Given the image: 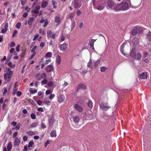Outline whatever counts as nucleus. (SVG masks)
I'll use <instances>...</instances> for the list:
<instances>
[{"instance_id":"473e14b6","label":"nucleus","mask_w":151,"mask_h":151,"mask_svg":"<svg viewBox=\"0 0 151 151\" xmlns=\"http://www.w3.org/2000/svg\"><path fill=\"white\" fill-rule=\"evenodd\" d=\"M108 68L105 67H102L100 68V71L101 72H104L106 71Z\"/></svg>"},{"instance_id":"052dcab7","label":"nucleus","mask_w":151,"mask_h":151,"mask_svg":"<svg viewBox=\"0 0 151 151\" xmlns=\"http://www.w3.org/2000/svg\"><path fill=\"white\" fill-rule=\"evenodd\" d=\"M52 4L54 8H55L56 7V6H55V4H56V2L55 1H53L52 2Z\"/></svg>"},{"instance_id":"6ab92c4d","label":"nucleus","mask_w":151,"mask_h":151,"mask_svg":"<svg viewBox=\"0 0 151 151\" xmlns=\"http://www.w3.org/2000/svg\"><path fill=\"white\" fill-rule=\"evenodd\" d=\"M94 40L93 39H91L90 41V46L91 48L92 49H94Z\"/></svg>"},{"instance_id":"4c0bfd02","label":"nucleus","mask_w":151,"mask_h":151,"mask_svg":"<svg viewBox=\"0 0 151 151\" xmlns=\"http://www.w3.org/2000/svg\"><path fill=\"white\" fill-rule=\"evenodd\" d=\"M47 79H45L44 80L42 81L41 83H42V84H46L47 83Z\"/></svg>"},{"instance_id":"58836bf2","label":"nucleus","mask_w":151,"mask_h":151,"mask_svg":"<svg viewBox=\"0 0 151 151\" xmlns=\"http://www.w3.org/2000/svg\"><path fill=\"white\" fill-rule=\"evenodd\" d=\"M50 140H48L47 141H46L45 143V145H44L45 147V148H46L47 147V145H48L50 143Z\"/></svg>"},{"instance_id":"393cba45","label":"nucleus","mask_w":151,"mask_h":151,"mask_svg":"<svg viewBox=\"0 0 151 151\" xmlns=\"http://www.w3.org/2000/svg\"><path fill=\"white\" fill-rule=\"evenodd\" d=\"M88 68L92 69L93 67V65L92 64V62L91 59L89 60V62L88 64Z\"/></svg>"},{"instance_id":"5fc2aeb1","label":"nucleus","mask_w":151,"mask_h":151,"mask_svg":"<svg viewBox=\"0 0 151 151\" xmlns=\"http://www.w3.org/2000/svg\"><path fill=\"white\" fill-rule=\"evenodd\" d=\"M8 65L10 67V68H12L13 67V65L11 62H9L8 64Z\"/></svg>"},{"instance_id":"5701e85b","label":"nucleus","mask_w":151,"mask_h":151,"mask_svg":"<svg viewBox=\"0 0 151 151\" xmlns=\"http://www.w3.org/2000/svg\"><path fill=\"white\" fill-rule=\"evenodd\" d=\"M48 4V3L47 1H42V4L41 5V7L42 8L46 7Z\"/></svg>"},{"instance_id":"a211bd4d","label":"nucleus","mask_w":151,"mask_h":151,"mask_svg":"<svg viewBox=\"0 0 151 151\" xmlns=\"http://www.w3.org/2000/svg\"><path fill=\"white\" fill-rule=\"evenodd\" d=\"M76 25L75 21L74 20H72L71 25V30H73L75 28Z\"/></svg>"},{"instance_id":"1a4fd4ad","label":"nucleus","mask_w":151,"mask_h":151,"mask_svg":"<svg viewBox=\"0 0 151 151\" xmlns=\"http://www.w3.org/2000/svg\"><path fill=\"white\" fill-rule=\"evenodd\" d=\"M68 45L65 43H64L63 44L61 45L60 46V49L61 50L63 51H65L68 47Z\"/></svg>"},{"instance_id":"412c9836","label":"nucleus","mask_w":151,"mask_h":151,"mask_svg":"<svg viewBox=\"0 0 151 151\" xmlns=\"http://www.w3.org/2000/svg\"><path fill=\"white\" fill-rule=\"evenodd\" d=\"M12 142H10L8 143L7 145V148L8 150H9V151H10V150H11L12 148Z\"/></svg>"},{"instance_id":"bf43d9fd","label":"nucleus","mask_w":151,"mask_h":151,"mask_svg":"<svg viewBox=\"0 0 151 151\" xmlns=\"http://www.w3.org/2000/svg\"><path fill=\"white\" fill-rule=\"evenodd\" d=\"M11 124L14 127L17 125V122L14 121L11 122Z\"/></svg>"},{"instance_id":"dca6fc26","label":"nucleus","mask_w":151,"mask_h":151,"mask_svg":"<svg viewBox=\"0 0 151 151\" xmlns=\"http://www.w3.org/2000/svg\"><path fill=\"white\" fill-rule=\"evenodd\" d=\"M126 43H124L121 46L120 48V50L122 53L124 55H127V54L126 53L124 52V48L125 45H126Z\"/></svg>"},{"instance_id":"3c124183","label":"nucleus","mask_w":151,"mask_h":151,"mask_svg":"<svg viewBox=\"0 0 151 151\" xmlns=\"http://www.w3.org/2000/svg\"><path fill=\"white\" fill-rule=\"evenodd\" d=\"M51 62V60L50 59H48L47 60L45 61V65H47L49 63Z\"/></svg>"},{"instance_id":"9b49d317","label":"nucleus","mask_w":151,"mask_h":151,"mask_svg":"<svg viewBox=\"0 0 151 151\" xmlns=\"http://www.w3.org/2000/svg\"><path fill=\"white\" fill-rule=\"evenodd\" d=\"M86 86L84 84H79L77 87V90L78 91L80 89H82L84 90L86 89Z\"/></svg>"},{"instance_id":"f704fd0d","label":"nucleus","mask_w":151,"mask_h":151,"mask_svg":"<svg viewBox=\"0 0 151 151\" xmlns=\"http://www.w3.org/2000/svg\"><path fill=\"white\" fill-rule=\"evenodd\" d=\"M20 123H18L17 125L15 128H12V130H13L14 129H16L17 130H18L19 129L20 127Z\"/></svg>"},{"instance_id":"cd10ccee","label":"nucleus","mask_w":151,"mask_h":151,"mask_svg":"<svg viewBox=\"0 0 151 151\" xmlns=\"http://www.w3.org/2000/svg\"><path fill=\"white\" fill-rule=\"evenodd\" d=\"M52 56V53L51 52H48L45 55V58H47L46 57L51 58Z\"/></svg>"},{"instance_id":"13d9d810","label":"nucleus","mask_w":151,"mask_h":151,"mask_svg":"<svg viewBox=\"0 0 151 151\" xmlns=\"http://www.w3.org/2000/svg\"><path fill=\"white\" fill-rule=\"evenodd\" d=\"M37 110L39 111L43 112L44 110L43 108L42 107H39L37 109Z\"/></svg>"},{"instance_id":"72a5a7b5","label":"nucleus","mask_w":151,"mask_h":151,"mask_svg":"<svg viewBox=\"0 0 151 151\" xmlns=\"http://www.w3.org/2000/svg\"><path fill=\"white\" fill-rule=\"evenodd\" d=\"M55 22L57 23L60 22V19L59 17H56L55 19Z\"/></svg>"},{"instance_id":"423d86ee","label":"nucleus","mask_w":151,"mask_h":151,"mask_svg":"<svg viewBox=\"0 0 151 151\" xmlns=\"http://www.w3.org/2000/svg\"><path fill=\"white\" fill-rule=\"evenodd\" d=\"M79 0H74V2H72V4L74 5V7L76 9L80 7L81 6V4L79 3Z\"/></svg>"},{"instance_id":"f8f14e48","label":"nucleus","mask_w":151,"mask_h":151,"mask_svg":"<svg viewBox=\"0 0 151 151\" xmlns=\"http://www.w3.org/2000/svg\"><path fill=\"white\" fill-rule=\"evenodd\" d=\"M20 143V140L17 137H15L14 142V145L17 146H19V144Z\"/></svg>"},{"instance_id":"de8ad7c7","label":"nucleus","mask_w":151,"mask_h":151,"mask_svg":"<svg viewBox=\"0 0 151 151\" xmlns=\"http://www.w3.org/2000/svg\"><path fill=\"white\" fill-rule=\"evenodd\" d=\"M37 47L36 46H35L32 48L31 50V52L32 53H34L35 52V50L37 48Z\"/></svg>"},{"instance_id":"4468645a","label":"nucleus","mask_w":151,"mask_h":151,"mask_svg":"<svg viewBox=\"0 0 151 151\" xmlns=\"http://www.w3.org/2000/svg\"><path fill=\"white\" fill-rule=\"evenodd\" d=\"M65 98L64 96L62 94H60L59 97L58 98V102L62 103L64 101Z\"/></svg>"},{"instance_id":"603ef678","label":"nucleus","mask_w":151,"mask_h":151,"mask_svg":"<svg viewBox=\"0 0 151 151\" xmlns=\"http://www.w3.org/2000/svg\"><path fill=\"white\" fill-rule=\"evenodd\" d=\"M21 25V23L19 22L16 25V27L17 28L19 29L20 28Z\"/></svg>"},{"instance_id":"864d4df0","label":"nucleus","mask_w":151,"mask_h":151,"mask_svg":"<svg viewBox=\"0 0 151 151\" xmlns=\"http://www.w3.org/2000/svg\"><path fill=\"white\" fill-rule=\"evenodd\" d=\"M15 44L14 42H12L11 44L10 45V47H14L15 45Z\"/></svg>"},{"instance_id":"680f3d73","label":"nucleus","mask_w":151,"mask_h":151,"mask_svg":"<svg viewBox=\"0 0 151 151\" xmlns=\"http://www.w3.org/2000/svg\"><path fill=\"white\" fill-rule=\"evenodd\" d=\"M37 102V104L39 105H41L42 104V102L40 100H38Z\"/></svg>"},{"instance_id":"2eb2a0df","label":"nucleus","mask_w":151,"mask_h":151,"mask_svg":"<svg viewBox=\"0 0 151 151\" xmlns=\"http://www.w3.org/2000/svg\"><path fill=\"white\" fill-rule=\"evenodd\" d=\"M132 42L134 46L138 45L139 42V39L136 37L134 38L132 40Z\"/></svg>"},{"instance_id":"9d476101","label":"nucleus","mask_w":151,"mask_h":151,"mask_svg":"<svg viewBox=\"0 0 151 151\" xmlns=\"http://www.w3.org/2000/svg\"><path fill=\"white\" fill-rule=\"evenodd\" d=\"M75 107L76 110L79 111L81 112L83 110V109L82 106L77 104H75Z\"/></svg>"},{"instance_id":"7ed1b4c3","label":"nucleus","mask_w":151,"mask_h":151,"mask_svg":"<svg viewBox=\"0 0 151 151\" xmlns=\"http://www.w3.org/2000/svg\"><path fill=\"white\" fill-rule=\"evenodd\" d=\"M12 71H10L9 72H6L4 75V78L7 82L10 81L11 78L13 75Z\"/></svg>"},{"instance_id":"ea45409f","label":"nucleus","mask_w":151,"mask_h":151,"mask_svg":"<svg viewBox=\"0 0 151 151\" xmlns=\"http://www.w3.org/2000/svg\"><path fill=\"white\" fill-rule=\"evenodd\" d=\"M31 117L32 119H36V115L35 114L32 113L31 114Z\"/></svg>"},{"instance_id":"6e6d98bb","label":"nucleus","mask_w":151,"mask_h":151,"mask_svg":"<svg viewBox=\"0 0 151 151\" xmlns=\"http://www.w3.org/2000/svg\"><path fill=\"white\" fill-rule=\"evenodd\" d=\"M31 12H33L34 13H35V14H38L39 12V11H38L37 10L35 9L34 10H32L31 11Z\"/></svg>"},{"instance_id":"37998d69","label":"nucleus","mask_w":151,"mask_h":151,"mask_svg":"<svg viewBox=\"0 0 151 151\" xmlns=\"http://www.w3.org/2000/svg\"><path fill=\"white\" fill-rule=\"evenodd\" d=\"M75 17V14L74 12L71 13L69 15V18H74Z\"/></svg>"},{"instance_id":"4be33fe9","label":"nucleus","mask_w":151,"mask_h":151,"mask_svg":"<svg viewBox=\"0 0 151 151\" xmlns=\"http://www.w3.org/2000/svg\"><path fill=\"white\" fill-rule=\"evenodd\" d=\"M54 120L53 117H52L50 118L49 120V123L50 126H51L53 124Z\"/></svg>"},{"instance_id":"20e7f679","label":"nucleus","mask_w":151,"mask_h":151,"mask_svg":"<svg viewBox=\"0 0 151 151\" xmlns=\"http://www.w3.org/2000/svg\"><path fill=\"white\" fill-rule=\"evenodd\" d=\"M100 107L102 109L105 111H107L111 107L108 103L104 102L101 103Z\"/></svg>"},{"instance_id":"6e6552de","label":"nucleus","mask_w":151,"mask_h":151,"mask_svg":"<svg viewBox=\"0 0 151 151\" xmlns=\"http://www.w3.org/2000/svg\"><path fill=\"white\" fill-rule=\"evenodd\" d=\"M45 69L47 72L50 73L53 71L54 68L53 65H50L46 66Z\"/></svg>"},{"instance_id":"2f4dec72","label":"nucleus","mask_w":151,"mask_h":151,"mask_svg":"<svg viewBox=\"0 0 151 151\" xmlns=\"http://www.w3.org/2000/svg\"><path fill=\"white\" fill-rule=\"evenodd\" d=\"M18 87L17 86V82H16L14 85L13 90L17 91L18 90Z\"/></svg>"},{"instance_id":"49530a36","label":"nucleus","mask_w":151,"mask_h":151,"mask_svg":"<svg viewBox=\"0 0 151 151\" xmlns=\"http://www.w3.org/2000/svg\"><path fill=\"white\" fill-rule=\"evenodd\" d=\"M149 55V53L147 52H144L143 55L144 57H148Z\"/></svg>"},{"instance_id":"e2e57ef3","label":"nucleus","mask_w":151,"mask_h":151,"mask_svg":"<svg viewBox=\"0 0 151 151\" xmlns=\"http://www.w3.org/2000/svg\"><path fill=\"white\" fill-rule=\"evenodd\" d=\"M7 29L3 28L1 30V32L2 33H4L7 31Z\"/></svg>"},{"instance_id":"c9c22d12","label":"nucleus","mask_w":151,"mask_h":151,"mask_svg":"<svg viewBox=\"0 0 151 151\" xmlns=\"http://www.w3.org/2000/svg\"><path fill=\"white\" fill-rule=\"evenodd\" d=\"M27 133L29 135L31 136L34 135L35 134V133L34 132L31 131L27 132Z\"/></svg>"},{"instance_id":"4d7b16f0","label":"nucleus","mask_w":151,"mask_h":151,"mask_svg":"<svg viewBox=\"0 0 151 151\" xmlns=\"http://www.w3.org/2000/svg\"><path fill=\"white\" fill-rule=\"evenodd\" d=\"M55 95L54 94H51L49 96V99L51 100L53 99L55 97Z\"/></svg>"},{"instance_id":"a878e982","label":"nucleus","mask_w":151,"mask_h":151,"mask_svg":"<svg viewBox=\"0 0 151 151\" xmlns=\"http://www.w3.org/2000/svg\"><path fill=\"white\" fill-rule=\"evenodd\" d=\"M141 57V54L140 53H138L137 55H136L135 57L134 58H135L137 60H140Z\"/></svg>"},{"instance_id":"69168bd1","label":"nucleus","mask_w":151,"mask_h":151,"mask_svg":"<svg viewBox=\"0 0 151 151\" xmlns=\"http://www.w3.org/2000/svg\"><path fill=\"white\" fill-rule=\"evenodd\" d=\"M20 46L19 45H18L16 48V51L18 52H19L20 51V50H19Z\"/></svg>"},{"instance_id":"8fccbe9b","label":"nucleus","mask_w":151,"mask_h":151,"mask_svg":"<svg viewBox=\"0 0 151 151\" xmlns=\"http://www.w3.org/2000/svg\"><path fill=\"white\" fill-rule=\"evenodd\" d=\"M47 85L49 86H52L53 85V82L52 81H49L47 83Z\"/></svg>"},{"instance_id":"338daca9","label":"nucleus","mask_w":151,"mask_h":151,"mask_svg":"<svg viewBox=\"0 0 151 151\" xmlns=\"http://www.w3.org/2000/svg\"><path fill=\"white\" fill-rule=\"evenodd\" d=\"M51 91L50 90H47L46 91L45 93L46 94H49L51 93Z\"/></svg>"},{"instance_id":"b1692460","label":"nucleus","mask_w":151,"mask_h":151,"mask_svg":"<svg viewBox=\"0 0 151 151\" xmlns=\"http://www.w3.org/2000/svg\"><path fill=\"white\" fill-rule=\"evenodd\" d=\"M50 136L52 137H56L57 136L56 132L55 130H53L50 133Z\"/></svg>"},{"instance_id":"a18cd8bd","label":"nucleus","mask_w":151,"mask_h":151,"mask_svg":"<svg viewBox=\"0 0 151 151\" xmlns=\"http://www.w3.org/2000/svg\"><path fill=\"white\" fill-rule=\"evenodd\" d=\"M41 77L42 79H46V77L45 74L44 73H42L41 75Z\"/></svg>"},{"instance_id":"c85d7f7f","label":"nucleus","mask_w":151,"mask_h":151,"mask_svg":"<svg viewBox=\"0 0 151 151\" xmlns=\"http://www.w3.org/2000/svg\"><path fill=\"white\" fill-rule=\"evenodd\" d=\"M34 17H30L28 21V24L29 25H31L34 19Z\"/></svg>"},{"instance_id":"a19ab883","label":"nucleus","mask_w":151,"mask_h":151,"mask_svg":"<svg viewBox=\"0 0 151 151\" xmlns=\"http://www.w3.org/2000/svg\"><path fill=\"white\" fill-rule=\"evenodd\" d=\"M37 91L36 89L35 90H30V93L31 94H33L34 93H37Z\"/></svg>"},{"instance_id":"f03ea898","label":"nucleus","mask_w":151,"mask_h":151,"mask_svg":"<svg viewBox=\"0 0 151 151\" xmlns=\"http://www.w3.org/2000/svg\"><path fill=\"white\" fill-rule=\"evenodd\" d=\"M143 28L139 27H135L132 32V34L133 35H135L137 34H141L142 32Z\"/></svg>"},{"instance_id":"0eeeda50","label":"nucleus","mask_w":151,"mask_h":151,"mask_svg":"<svg viewBox=\"0 0 151 151\" xmlns=\"http://www.w3.org/2000/svg\"><path fill=\"white\" fill-rule=\"evenodd\" d=\"M106 4L107 6L109 8L112 9L114 6V2L113 0H108Z\"/></svg>"},{"instance_id":"e433bc0d","label":"nucleus","mask_w":151,"mask_h":151,"mask_svg":"<svg viewBox=\"0 0 151 151\" xmlns=\"http://www.w3.org/2000/svg\"><path fill=\"white\" fill-rule=\"evenodd\" d=\"M88 105L90 108H91L93 106V104L92 101H89L88 103Z\"/></svg>"},{"instance_id":"f3484780","label":"nucleus","mask_w":151,"mask_h":151,"mask_svg":"<svg viewBox=\"0 0 151 151\" xmlns=\"http://www.w3.org/2000/svg\"><path fill=\"white\" fill-rule=\"evenodd\" d=\"M136 50L135 48H133L131 52L130 55L133 58H134V57H135V55H136Z\"/></svg>"},{"instance_id":"c03bdc74","label":"nucleus","mask_w":151,"mask_h":151,"mask_svg":"<svg viewBox=\"0 0 151 151\" xmlns=\"http://www.w3.org/2000/svg\"><path fill=\"white\" fill-rule=\"evenodd\" d=\"M104 7L102 6H99L97 7V9L99 10H101L104 9Z\"/></svg>"},{"instance_id":"7c9ffc66","label":"nucleus","mask_w":151,"mask_h":151,"mask_svg":"<svg viewBox=\"0 0 151 151\" xmlns=\"http://www.w3.org/2000/svg\"><path fill=\"white\" fill-rule=\"evenodd\" d=\"M79 117L78 116H76L73 118V120L75 122L78 123L79 120Z\"/></svg>"},{"instance_id":"c756f323","label":"nucleus","mask_w":151,"mask_h":151,"mask_svg":"<svg viewBox=\"0 0 151 151\" xmlns=\"http://www.w3.org/2000/svg\"><path fill=\"white\" fill-rule=\"evenodd\" d=\"M38 124V123L37 122H34L30 125V127L32 128L36 127L37 126Z\"/></svg>"},{"instance_id":"ddd939ff","label":"nucleus","mask_w":151,"mask_h":151,"mask_svg":"<svg viewBox=\"0 0 151 151\" xmlns=\"http://www.w3.org/2000/svg\"><path fill=\"white\" fill-rule=\"evenodd\" d=\"M139 76L141 79H146L147 77V73L146 72H143L140 74Z\"/></svg>"},{"instance_id":"aec40b11","label":"nucleus","mask_w":151,"mask_h":151,"mask_svg":"<svg viewBox=\"0 0 151 151\" xmlns=\"http://www.w3.org/2000/svg\"><path fill=\"white\" fill-rule=\"evenodd\" d=\"M61 61V57L60 56L58 55L57 57L56 60V63L57 65H58L60 64Z\"/></svg>"},{"instance_id":"0e129e2a","label":"nucleus","mask_w":151,"mask_h":151,"mask_svg":"<svg viewBox=\"0 0 151 151\" xmlns=\"http://www.w3.org/2000/svg\"><path fill=\"white\" fill-rule=\"evenodd\" d=\"M41 126L42 128H45L46 127L45 124L44 123H43L42 122V123H41Z\"/></svg>"},{"instance_id":"39448f33","label":"nucleus","mask_w":151,"mask_h":151,"mask_svg":"<svg viewBox=\"0 0 151 151\" xmlns=\"http://www.w3.org/2000/svg\"><path fill=\"white\" fill-rule=\"evenodd\" d=\"M56 33H52V31L51 30H48L47 31V37L48 38H51L53 40H55V37L56 36Z\"/></svg>"},{"instance_id":"09e8293b","label":"nucleus","mask_w":151,"mask_h":151,"mask_svg":"<svg viewBox=\"0 0 151 151\" xmlns=\"http://www.w3.org/2000/svg\"><path fill=\"white\" fill-rule=\"evenodd\" d=\"M16 94L18 97H19L22 94V93L20 91H18L16 93Z\"/></svg>"},{"instance_id":"bb28decb","label":"nucleus","mask_w":151,"mask_h":151,"mask_svg":"<svg viewBox=\"0 0 151 151\" xmlns=\"http://www.w3.org/2000/svg\"><path fill=\"white\" fill-rule=\"evenodd\" d=\"M147 38L149 40H151V32L149 31L146 35Z\"/></svg>"},{"instance_id":"79ce46f5","label":"nucleus","mask_w":151,"mask_h":151,"mask_svg":"<svg viewBox=\"0 0 151 151\" xmlns=\"http://www.w3.org/2000/svg\"><path fill=\"white\" fill-rule=\"evenodd\" d=\"M34 144L33 141H30L28 144V147H32Z\"/></svg>"},{"instance_id":"774afa93","label":"nucleus","mask_w":151,"mask_h":151,"mask_svg":"<svg viewBox=\"0 0 151 151\" xmlns=\"http://www.w3.org/2000/svg\"><path fill=\"white\" fill-rule=\"evenodd\" d=\"M144 147L143 151H147L146 144L144 143Z\"/></svg>"},{"instance_id":"f257e3e1","label":"nucleus","mask_w":151,"mask_h":151,"mask_svg":"<svg viewBox=\"0 0 151 151\" xmlns=\"http://www.w3.org/2000/svg\"><path fill=\"white\" fill-rule=\"evenodd\" d=\"M124 2L122 1L120 4L116 6L115 9L117 11H125L131 7L130 0H125Z\"/></svg>"}]
</instances>
